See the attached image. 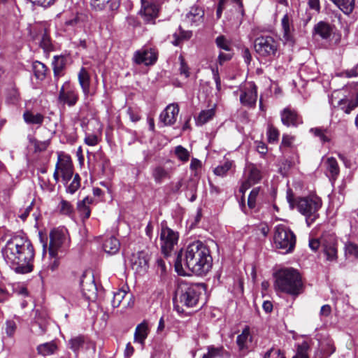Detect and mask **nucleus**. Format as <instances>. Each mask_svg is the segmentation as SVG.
<instances>
[{"instance_id": "f257e3e1", "label": "nucleus", "mask_w": 358, "mask_h": 358, "mask_svg": "<svg viewBox=\"0 0 358 358\" xmlns=\"http://www.w3.org/2000/svg\"><path fill=\"white\" fill-rule=\"evenodd\" d=\"M213 265V258L208 248L201 241L189 243L181 250L175 261V270L178 274L185 275L191 271L197 275L209 272Z\"/></svg>"}, {"instance_id": "f03ea898", "label": "nucleus", "mask_w": 358, "mask_h": 358, "mask_svg": "<svg viewBox=\"0 0 358 358\" xmlns=\"http://www.w3.org/2000/svg\"><path fill=\"white\" fill-rule=\"evenodd\" d=\"M1 255L8 265L17 273L33 271L35 251L27 237L13 236L1 248Z\"/></svg>"}, {"instance_id": "7ed1b4c3", "label": "nucleus", "mask_w": 358, "mask_h": 358, "mask_svg": "<svg viewBox=\"0 0 358 358\" xmlns=\"http://www.w3.org/2000/svg\"><path fill=\"white\" fill-rule=\"evenodd\" d=\"M274 287L276 291L292 296L302 292L303 284L299 273L293 268H285L275 273Z\"/></svg>"}, {"instance_id": "20e7f679", "label": "nucleus", "mask_w": 358, "mask_h": 358, "mask_svg": "<svg viewBox=\"0 0 358 358\" xmlns=\"http://www.w3.org/2000/svg\"><path fill=\"white\" fill-rule=\"evenodd\" d=\"M203 290V284H189L182 282L176 291V300L177 303L187 308L195 307Z\"/></svg>"}, {"instance_id": "39448f33", "label": "nucleus", "mask_w": 358, "mask_h": 358, "mask_svg": "<svg viewBox=\"0 0 358 358\" xmlns=\"http://www.w3.org/2000/svg\"><path fill=\"white\" fill-rule=\"evenodd\" d=\"M322 205V199L317 196L301 197L296 200V208L306 217V222L308 227L319 217L318 211Z\"/></svg>"}, {"instance_id": "423d86ee", "label": "nucleus", "mask_w": 358, "mask_h": 358, "mask_svg": "<svg viewBox=\"0 0 358 358\" xmlns=\"http://www.w3.org/2000/svg\"><path fill=\"white\" fill-rule=\"evenodd\" d=\"M273 239L275 248L282 250L283 253L291 252L295 246L296 236L294 234L283 224L275 227Z\"/></svg>"}, {"instance_id": "0eeeda50", "label": "nucleus", "mask_w": 358, "mask_h": 358, "mask_svg": "<svg viewBox=\"0 0 358 358\" xmlns=\"http://www.w3.org/2000/svg\"><path fill=\"white\" fill-rule=\"evenodd\" d=\"M279 45L278 41L271 36H259L254 42L255 52L259 56L268 59H272L276 56Z\"/></svg>"}, {"instance_id": "6e6552de", "label": "nucleus", "mask_w": 358, "mask_h": 358, "mask_svg": "<svg viewBox=\"0 0 358 358\" xmlns=\"http://www.w3.org/2000/svg\"><path fill=\"white\" fill-rule=\"evenodd\" d=\"M179 235L177 231H173L166 225H162L160 232V245L162 253L169 256L177 245Z\"/></svg>"}, {"instance_id": "1a4fd4ad", "label": "nucleus", "mask_w": 358, "mask_h": 358, "mask_svg": "<svg viewBox=\"0 0 358 358\" xmlns=\"http://www.w3.org/2000/svg\"><path fill=\"white\" fill-rule=\"evenodd\" d=\"M322 250L328 261H336L338 257L337 238L334 234H324L321 237Z\"/></svg>"}, {"instance_id": "9d476101", "label": "nucleus", "mask_w": 358, "mask_h": 358, "mask_svg": "<svg viewBox=\"0 0 358 358\" xmlns=\"http://www.w3.org/2000/svg\"><path fill=\"white\" fill-rule=\"evenodd\" d=\"M78 99V90L69 83H65L59 92L58 101L63 105L73 107L77 103Z\"/></svg>"}, {"instance_id": "9b49d317", "label": "nucleus", "mask_w": 358, "mask_h": 358, "mask_svg": "<svg viewBox=\"0 0 358 358\" xmlns=\"http://www.w3.org/2000/svg\"><path fill=\"white\" fill-rule=\"evenodd\" d=\"M139 13L146 23L155 24L158 17L159 6L152 0H141Z\"/></svg>"}, {"instance_id": "f8f14e48", "label": "nucleus", "mask_w": 358, "mask_h": 358, "mask_svg": "<svg viewBox=\"0 0 358 358\" xmlns=\"http://www.w3.org/2000/svg\"><path fill=\"white\" fill-rule=\"evenodd\" d=\"M257 99V86L253 83H248L241 89L240 101L243 106L254 107Z\"/></svg>"}, {"instance_id": "ddd939ff", "label": "nucleus", "mask_w": 358, "mask_h": 358, "mask_svg": "<svg viewBox=\"0 0 358 358\" xmlns=\"http://www.w3.org/2000/svg\"><path fill=\"white\" fill-rule=\"evenodd\" d=\"M204 10L199 6H192L183 16L182 22L187 27H198L203 22Z\"/></svg>"}, {"instance_id": "4468645a", "label": "nucleus", "mask_w": 358, "mask_h": 358, "mask_svg": "<svg viewBox=\"0 0 358 358\" xmlns=\"http://www.w3.org/2000/svg\"><path fill=\"white\" fill-rule=\"evenodd\" d=\"M111 303L113 308L122 306V308L126 309L132 307L134 303L133 294L124 289H119L114 293Z\"/></svg>"}, {"instance_id": "2eb2a0df", "label": "nucleus", "mask_w": 358, "mask_h": 358, "mask_svg": "<svg viewBox=\"0 0 358 358\" xmlns=\"http://www.w3.org/2000/svg\"><path fill=\"white\" fill-rule=\"evenodd\" d=\"M157 60L155 52L152 49L143 48L135 52L134 61L137 64L146 66L153 64Z\"/></svg>"}, {"instance_id": "dca6fc26", "label": "nucleus", "mask_w": 358, "mask_h": 358, "mask_svg": "<svg viewBox=\"0 0 358 358\" xmlns=\"http://www.w3.org/2000/svg\"><path fill=\"white\" fill-rule=\"evenodd\" d=\"M248 176L247 180L243 182L239 191L244 194L245 191L252 185L259 182L262 179L261 171L253 164L248 166Z\"/></svg>"}, {"instance_id": "f3484780", "label": "nucleus", "mask_w": 358, "mask_h": 358, "mask_svg": "<svg viewBox=\"0 0 358 358\" xmlns=\"http://www.w3.org/2000/svg\"><path fill=\"white\" fill-rule=\"evenodd\" d=\"M178 113L179 108L178 104H169L161 113L159 120L165 126L172 125L176 122Z\"/></svg>"}, {"instance_id": "a211bd4d", "label": "nucleus", "mask_w": 358, "mask_h": 358, "mask_svg": "<svg viewBox=\"0 0 358 358\" xmlns=\"http://www.w3.org/2000/svg\"><path fill=\"white\" fill-rule=\"evenodd\" d=\"M65 234V231L62 229L53 231L50 233L49 253L51 255H57V250L62 245L66 239Z\"/></svg>"}, {"instance_id": "6ab92c4d", "label": "nucleus", "mask_w": 358, "mask_h": 358, "mask_svg": "<svg viewBox=\"0 0 358 358\" xmlns=\"http://www.w3.org/2000/svg\"><path fill=\"white\" fill-rule=\"evenodd\" d=\"M83 296L89 301H94L96 298L97 288L94 278H85L80 282Z\"/></svg>"}, {"instance_id": "aec40b11", "label": "nucleus", "mask_w": 358, "mask_h": 358, "mask_svg": "<svg viewBox=\"0 0 358 358\" xmlns=\"http://www.w3.org/2000/svg\"><path fill=\"white\" fill-rule=\"evenodd\" d=\"M281 120L282 124L287 127L297 126L302 123L301 118L297 113L289 108H286L281 112Z\"/></svg>"}, {"instance_id": "412c9836", "label": "nucleus", "mask_w": 358, "mask_h": 358, "mask_svg": "<svg viewBox=\"0 0 358 358\" xmlns=\"http://www.w3.org/2000/svg\"><path fill=\"white\" fill-rule=\"evenodd\" d=\"M131 261L133 269L137 272H145L148 268V256L143 252L133 255Z\"/></svg>"}, {"instance_id": "4be33fe9", "label": "nucleus", "mask_w": 358, "mask_h": 358, "mask_svg": "<svg viewBox=\"0 0 358 358\" xmlns=\"http://www.w3.org/2000/svg\"><path fill=\"white\" fill-rule=\"evenodd\" d=\"M328 177L331 180H336L339 172V166L336 159L333 157H328L324 162Z\"/></svg>"}, {"instance_id": "5701e85b", "label": "nucleus", "mask_w": 358, "mask_h": 358, "mask_svg": "<svg viewBox=\"0 0 358 358\" xmlns=\"http://www.w3.org/2000/svg\"><path fill=\"white\" fill-rule=\"evenodd\" d=\"M91 6L95 10H103L108 6L110 10L113 12L117 10L120 3L117 0H91Z\"/></svg>"}, {"instance_id": "b1692460", "label": "nucleus", "mask_w": 358, "mask_h": 358, "mask_svg": "<svg viewBox=\"0 0 358 358\" xmlns=\"http://www.w3.org/2000/svg\"><path fill=\"white\" fill-rule=\"evenodd\" d=\"M78 82L85 96L90 94V76L85 68L80 69L78 75Z\"/></svg>"}, {"instance_id": "393cba45", "label": "nucleus", "mask_w": 358, "mask_h": 358, "mask_svg": "<svg viewBox=\"0 0 358 358\" xmlns=\"http://www.w3.org/2000/svg\"><path fill=\"white\" fill-rule=\"evenodd\" d=\"M229 357V353L222 346L210 345L207 347V352L201 358H223Z\"/></svg>"}, {"instance_id": "a878e982", "label": "nucleus", "mask_w": 358, "mask_h": 358, "mask_svg": "<svg viewBox=\"0 0 358 358\" xmlns=\"http://www.w3.org/2000/svg\"><path fill=\"white\" fill-rule=\"evenodd\" d=\"M149 332L148 323L143 321L141 324H138L135 333H134V341L144 344L145 340L148 337Z\"/></svg>"}, {"instance_id": "bb28decb", "label": "nucleus", "mask_w": 358, "mask_h": 358, "mask_svg": "<svg viewBox=\"0 0 358 358\" xmlns=\"http://www.w3.org/2000/svg\"><path fill=\"white\" fill-rule=\"evenodd\" d=\"M120 241L113 236L106 238L103 244L104 251L110 255L117 253L120 250Z\"/></svg>"}, {"instance_id": "cd10ccee", "label": "nucleus", "mask_w": 358, "mask_h": 358, "mask_svg": "<svg viewBox=\"0 0 358 358\" xmlns=\"http://www.w3.org/2000/svg\"><path fill=\"white\" fill-rule=\"evenodd\" d=\"M59 166L63 180L66 182L71 180L73 174L71 162L69 159L63 160L60 158Z\"/></svg>"}, {"instance_id": "c85d7f7f", "label": "nucleus", "mask_w": 358, "mask_h": 358, "mask_svg": "<svg viewBox=\"0 0 358 358\" xmlns=\"http://www.w3.org/2000/svg\"><path fill=\"white\" fill-rule=\"evenodd\" d=\"M337 105L347 114L358 106V98L355 99H349L346 96L341 97L338 101Z\"/></svg>"}, {"instance_id": "c756f323", "label": "nucleus", "mask_w": 358, "mask_h": 358, "mask_svg": "<svg viewBox=\"0 0 358 358\" xmlns=\"http://www.w3.org/2000/svg\"><path fill=\"white\" fill-rule=\"evenodd\" d=\"M24 122L28 124H36L41 126L44 120V116L39 113H34L30 110H26L23 113Z\"/></svg>"}, {"instance_id": "7c9ffc66", "label": "nucleus", "mask_w": 358, "mask_h": 358, "mask_svg": "<svg viewBox=\"0 0 358 358\" xmlns=\"http://www.w3.org/2000/svg\"><path fill=\"white\" fill-rule=\"evenodd\" d=\"M152 176L156 183H162L164 180L169 179L171 174L169 170L162 166L155 167L152 172Z\"/></svg>"}, {"instance_id": "2f4dec72", "label": "nucleus", "mask_w": 358, "mask_h": 358, "mask_svg": "<svg viewBox=\"0 0 358 358\" xmlns=\"http://www.w3.org/2000/svg\"><path fill=\"white\" fill-rule=\"evenodd\" d=\"M92 203V199L85 197L83 201L78 203V211L83 221L88 219L90 216L91 210L89 205Z\"/></svg>"}, {"instance_id": "473e14b6", "label": "nucleus", "mask_w": 358, "mask_h": 358, "mask_svg": "<svg viewBox=\"0 0 358 358\" xmlns=\"http://www.w3.org/2000/svg\"><path fill=\"white\" fill-rule=\"evenodd\" d=\"M215 106H214L213 108L201 111L196 119V124L201 126L210 120L215 114Z\"/></svg>"}, {"instance_id": "72a5a7b5", "label": "nucleus", "mask_w": 358, "mask_h": 358, "mask_svg": "<svg viewBox=\"0 0 358 358\" xmlns=\"http://www.w3.org/2000/svg\"><path fill=\"white\" fill-rule=\"evenodd\" d=\"M66 65V57L62 55L55 56L52 62L53 71L55 77H60Z\"/></svg>"}, {"instance_id": "f704fd0d", "label": "nucleus", "mask_w": 358, "mask_h": 358, "mask_svg": "<svg viewBox=\"0 0 358 358\" xmlns=\"http://www.w3.org/2000/svg\"><path fill=\"white\" fill-rule=\"evenodd\" d=\"M332 2L346 15L352 13L355 8V0H334Z\"/></svg>"}, {"instance_id": "c9c22d12", "label": "nucleus", "mask_w": 358, "mask_h": 358, "mask_svg": "<svg viewBox=\"0 0 358 358\" xmlns=\"http://www.w3.org/2000/svg\"><path fill=\"white\" fill-rule=\"evenodd\" d=\"M281 25L283 30V36L286 40H289L293 31L292 20L288 14H285L281 20Z\"/></svg>"}, {"instance_id": "e433bc0d", "label": "nucleus", "mask_w": 358, "mask_h": 358, "mask_svg": "<svg viewBox=\"0 0 358 358\" xmlns=\"http://www.w3.org/2000/svg\"><path fill=\"white\" fill-rule=\"evenodd\" d=\"M315 33L324 39L328 38L331 34V28L326 22H320L314 28Z\"/></svg>"}, {"instance_id": "4c0bfd02", "label": "nucleus", "mask_w": 358, "mask_h": 358, "mask_svg": "<svg viewBox=\"0 0 358 358\" xmlns=\"http://www.w3.org/2000/svg\"><path fill=\"white\" fill-rule=\"evenodd\" d=\"M59 259L57 257V255H51L49 253V262L44 260L43 264V270L41 272L48 273L49 271H54L59 267Z\"/></svg>"}, {"instance_id": "58836bf2", "label": "nucleus", "mask_w": 358, "mask_h": 358, "mask_svg": "<svg viewBox=\"0 0 358 358\" xmlns=\"http://www.w3.org/2000/svg\"><path fill=\"white\" fill-rule=\"evenodd\" d=\"M250 330L248 328H245L236 338V343L240 350H244L248 348V344L250 341Z\"/></svg>"}, {"instance_id": "ea45409f", "label": "nucleus", "mask_w": 358, "mask_h": 358, "mask_svg": "<svg viewBox=\"0 0 358 358\" xmlns=\"http://www.w3.org/2000/svg\"><path fill=\"white\" fill-rule=\"evenodd\" d=\"M32 67L34 76L38 80H43L45 78L48 68L44 64L35 61L32 64Z\"/></svg>"}, {"instance_id": "a19ab883", "label": "nucleus", "mask_w": 358, "mask_h": 358, "mask_svg": "<svg viewBox=\"0 0 358 358\" xmlns=\"http://www.w3.org/2000/svg\"><path fill=\"white\" fill-rule=\"evenodd\" d=\"M192 35V31L182 30L181 27H180L179 33H175L173 35V40L172 41V44L175 46H178L182 41L189 39Z\"/></svg>"}, {"instance_id": "79ce46f5", "label": "nucleus", "mask_w": 358, "mask_h": 358, "mask_svg": "<svg viewBox=\"0 0 358 358\" xmlns=\"http://www.w3.org/2000/svg\"><path fill=\"white\" fill-rule=\"evenodd\" d=\"M335 351L333 343L329 341H324L320 344V350L319 352V358H327Z\"/></svg>"}, {"instance_id": "37998d69", "label": "nucleus", "mask_w": 358, "mask_h": 358, "mask_svg": "<svg viewBox=\"0 0 358 358\" xmlns=\"http://www.w3.org/2000/svg\"><path fill=\"white\" fill-rule=\"evenodd\" d=\"M85 345V338L82 336H76L72 338L69 341V345L76 355L78 354L80 350L83 348Z\"/></svg>"}, {"instance_id": "c03bdc74", "label": "nucleus", "mask_w": 358, "mask_h": 358, "mask_svg": "<svg viewBox=\"0 0 358 358\" xmlns=\"http://www.w3.org/2000/svg\"><path fill=\"white\" fill-rule=\"evenodd\" d=\"M57 345L53 342L45 343L38 346L37 351L38 354L43 356L52 355L57 350Z\"/></svg>"}, {"instance_id": "a18cd8bd", "label": "nucleus", "mask_w": 358, "mask_h": 358, "mask_svg": "<svg viewBox=\"0 0 358 358\" xmlns=\"http://www.w3.org/2000/svg\"><path fill=\"white\" fill-rule=\"evenodd\" d=\"M310 132L315 136L320 138L322 143H325L330 141V138L327 136V129L322 127H315L310 129Z\"/></svg>"}, {"instance_id": "49530a36", "label": "nucleus", "mask_w": 358, "mask_h": 358, "mask_svg": "<svg viewBox=\"0 0 358 358\" xmlns=\"http://www.w3.org/2000/svg\"><path fill=\"white\" fill-rule=\"evenodd\" d=\"M174 153L177 158L183 163L187 162L189 159V152L182 145L176 146L175 148Z\"/></svg>"}, {"instance_id": "de8ad7c7", "label": "nucleus", "mask_w": 358, "mask_h": 358, "mask_svg": "<svg viewBox=\"0 0 358 358\" xmlns=\"http://www.w3.org/2000/svg\"><path fill=\"white\" fill-rule=\"evenodd\" d=\"M232 162L226 161L222 164L217 166L214 169V173L216 176L223 177L226 176L227 172L232 168Z\"/></svg>"}, {"instance_id": "09e8293b", "label": "nucleus", "mask_w": 358, "mask_h": 358, "mask_svg": "<svg viewBox=\"0 0 358 358\" xmlns=\"http://www.w3.org/2000/svg\"><path fill=\"white\" fill-rule=\"evenodd\" d=\"M345 254L348 257L358 258V245L352 242H348L345 245Z\"/></svg>"}, {"instance_id": "8fccbe9b", "label": "nucleus", "mask_w": 358, "mask_h": 358, "mask_svg": "<svg viewBox=\"0 0 358 358\" xmlns=\"http://www.w3.org/2000/svg\"><path fill=\"white\" fill-rule=\"evenodd\" d=\"M280 133L279 131L270 124L267 129V137L269 143H275L278 141Z\"/></svg>"}, {"instance_id": "3c124183", "label": "nucleus", "mask_w": 358, "mask_h": 358, "mask_svg": "<svg viewBox=\"0 0 358 358\" xmlns=\"http://www.w3.org/2000/svg\"><path fill=\"white\" fill-rule=\"evenodd\" d=\"M310 346L306 341H303L302 343L298 345L296 355L295 357L297 358H309L308 350Z\"/></svg>"}, {"instance_id": "603ef678", "label": "nucleus", "mask_w": 358, "mask_h": 358, "mask_svg": "<svg viewBox=\"0 0 358 358\" xmlns=\"http://www.w3.org/2000/svg\"><path fill=\"white\" fill-rule=\"evenodd\" d=\"M59 212L65 215H71L73 212L72 205L66 200H62L59 204Z\"/></svg>"}, {"instance_id": "864d4df0", "label": "nucleus", "mask_w": 358, "mask_h": 358, "mask_svg": "<svg viewBox=\"0 0 358 358\" xmlns=\"http://www.w3.org/2000/svg\"><path fill=\"white\" fill-rule=\"evenodd\" d=\"M260 187H255L250 192L248 199V205L250 208H254L256 206V200L260 192Z\"/></svg>"}, {"instance_id": "5fc2aeb1", "label": "nucleus", "mask_w": 358, "mask_h": 358, "mask_svg": "<svg viewBox=\"0 0 358 358\" xmlns=\"http://www.w3.org/2000/svg\"><path fill=\"white\" fill-rule=\"evenodd\" d=\"M80 186V178L78 173H76L71 182L67 187V192L70 194H74Z\"/></svg>"}, {"instance_id": "6e6d98bb", "label": "nucleus", "mask_w": 358, "mask_h": 358, "mask_svg": "<svg viewBox=\"0 0 358 358\" xmlns=\"http://www.w3.org/2000/svg\"><path fill=\"white\" fill-rule=\"evenodd\" d=\"M216 44L217 45L226 51H230L231 50V44L230 42L224 36H218L216 40Z\"/></svg>"}, {"instance_id": "4d7b16f0", "label": "nucleus", "mask_w": 358, "mask_h": 358, "mask_svg": "<svg viewBox=\"0 0 358 358\" xmlns=\"http://www.w3.org/2000/svg\"><path fill=\"white\" fill-rule=\"evenodd\" d=\"M7 101L10 103L15 104L19 99V93L15 88L10 89L7 94Z\"/></svg>"}, {"instance_id": "13d9d810", "label": "nucleus", "mask_w": 358, "mask_h": 358, "mask_svg": "<svg viewBox=\"0 0 358 358\" xmlns=\"http://www.w3.org/2000/svg\"><path fill=\"white\" fill-rule=\"evenodd\" d=\"M264 358H285L280 350H275L274 348H271L268 351H267Z\"/></svg>"}, {"instance_id": "bf43d9fd", "label": "nucleus", "mask_w": 358, "mask_h": 358, "mask_svg": "<svg viewBox=\"0 0 358 358\" xmlns=\"http://www.w3.org/2000/svg\"><path fill=\"white\" fill-rule=\"evenodd\" d=\"M341 76L348 78L358 76V64L350 69L343 71L341 73Z\"/></svg>"}, {"instance_id": "052dcab7", "label": "nucleus", "mask_w": 358, "mask_h": 358, "mask_svg": "<svg viewBox=\"0 0 358 358\" xmlns=\"http://www.w3.org/2000/svg\"><path fill=\"white\" fill-rule=\"evenodd\" d=\"M17 328L16 323L13 320H8L6 322V333L8 336H12Z\"/></svg>"}, {"instance_id": "680f3d73", "label": "nucleus", "mask_w": 358, "mask_h": 358, "mask_svg": "<svg viewBox=\"0 0 358 358\" xmlns=\"http://www.w3.org/2000/svg\"><path fill=\"white\" fill-rule=\"evenodd\" d=\"M222 1L223 2H224L227 6H229L230 3H234L235 6L236 7V10L242 15L244 14L243 0H222Z\"/></svg>"}, {"instance_id": "e2e57ef3", "label": "nucleus", "mask_w": 358, "mask_h": 358, "mask_svg": "<svg viewBox=\"0 0 358 358\" xmlns=\"http://www.w3.org/2000/svg\"><path fill=\"white\" fill-rule=\"evenodd\" d=\"M179 60L180 62V72L181 74L184 75L185 78L189 77V68L186 63L185 62V59L182 56L179 57Z\"/></svg>"}, {"instance_id": "0e129e2a", "label": "nucleus", "mask_w": 358, "mask_h": 358, "mask_svg": "<svg viewBox=\"0 0 358 358\" xmlns=\"http://www.w3.org/2000/svg\"><path fill=\"white\" fill-rule=\"evenodd\" d=\"M127 114L129 115V118L132 122H136L141 119L139 113L136 109L129 108L127 109Z\"/></svg>"}, {"instance_id": "69168bd1", "label": "nucleus", "mask_w": 358, "mask_h": 358, "mask_svg": "<svg viewBox=\"0 0 358 358\" xmlns=\"http://www.w3.org/2000/svg\"><path fill=\"white\" fill-rule=\"evenodd\" d=\"M41 47L45 50H50L51 49L52 45L50 38L46 34H44L42 37Z\"/></svg>"}, {"instance_id": "338daca9", "label": "nucleus", "mask_w": 358, "mask_h": 358, "mask_svg": "<svg viewBox=\"0 0 358 358\" xmlns=\"http://www.w3.org/2000/svg\"><path fill=\"white\" fill-rule=\"evenodd\" d=\"M84 141L87 145L94 146L98 143V137L94 134H89L85 136Z\"/></svg>"}, {"instance_id": "774afa93", "label": "nucleus", "mask_w": 358, "mask_h": 358, "mask_svg": "<svg viewBox=\"0 0 358 358\" xmlns=\"http://www.w3.org/2000/svg\"><path fill=\"white\" fill-rule=\"evenodd\" d=\"M33 208V202L31 203L25 209H24L18 215V217L23 221H24L28 215H29L31 210Z\"/></svg>"}]
</instances>
